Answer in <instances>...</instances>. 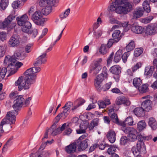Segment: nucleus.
Returning a JSON list of instances; mask_svg holds the SVG:
<instances>
[{
	"instance_id": "nucleus-29",
	"label": "nucleus",
	"mask_w": 157,
	"mask_h": 157,
	"mask_svg": "<svg viewBox=\"0 0 157 157\" xmlns=\"http://www.w3.org/2000/svg\"><path fill=\"white\" fill-rule=\"evenodd\" d=\"M110 72L113 74H119L121 72V67L118 65L112 67L109 69Z\"/></svg>"
},
{
	"instance_id": "nucleus-40",
	"label": "nucleus",
	"mask_w": 157,
	"mask_h": 157,
	"mask_svg": "<svg viewBox=\"0 0 157 157\" xmlns=\"http://www.w3.org/2000/svg\"><path fill=\"white\" fill-rule=\"evenodd\" d=\"M8 0H1L0 2V8L2 10H5L8 4Z\"/></svg>"
},
{
	"instance_id": "nucleus-57",
	"label": "nucleus",
	"mask_w": 157,
	"mask_h": 157,
	"mask_svg": "<svg viewBox=\"0 0 157 157\" xmlns=\"http://www.w3.org/2000/svg\"><path fill=\"white\" fill-rule=\"evenodd\" d=\"M73 103L71 101H68L66 103L63 108H66L70 110L71 107L73 106Z\"/></svg>"
},
{
	"instance_id": "nucleus-28",
	"label": "nucleus",
	"mask_w": 157,
	"mask_h": 157,
	"mask_svg": "<svg viewBox=\"0 0 157 157\" xmlns=\"http://www.w3.org/2000/svg\"><path fill=\"white\" fill-rule=\"evenodd\" d=\"M121 32L119 30H115L113 33L112 36L113 38L116 40V43L117 42L121 39L122 36L120 34Z\"/></svg>"
},
{
	"instance_id": "nucleus-53",
	"label": "nucleus",
	"mask_w": 157,
	"mask_h": 157,
	"mask_svg": "<svg viewBox=\"0 0 157 157\" xmlns=\"http://www.w3.org/2000/svg\"><path fill=\"white\" fill-rule=\"evenodd\" d=\"M14 58L15 59H23L24 58L21 56V53L17 51H16L13 55Z\"/></svg>"
},
{
	"instance_id": "nucleus-62",
	"label": "nucleus",
	"mask_w": 157,
	"mask_h": 157,
	"mask_svg": "<svg viewBox=\"0 0 157 157\" xmlns=\"http://www.w3.org/2000/svg\"><path fill=\"white\" fill-rule=\"evenodd\" d=\"M115 40H116L112 39H109L107 44V47L109 48L111 47L113 43L116 42Z\"/></svg>"
},
{
	"instance_id": "nucleus-13",
	"label": "nucleus",
	"mask_w": 157,
	"mask_h": 157,
	"mask_svg": "<svg viewBox=\"0 0 157 157\" xmlns=\"http://www.w3.org/2000/svg\"><path fill=\"white\" fill-rule=\"evenodd\" d=\"M63 111L59 114L55 118L56 122L57 123L61 117L64 119L67 117L70 112V110L66 108H63Z\"/></svg>"
},
{
	"instance_id": "nucleus-54",
	"label": "nucleus",
	"mask_w": 157,
	"mask_h": 157,
	"mask_svg": "<svg viewBox=\"0 0 157 157\" xmlns=\"http://www.w3.org/2000/svg\"><path fill=\"white\" fill-rule=\"evenodd\" d=\"M57 123L56 122L52 125V128H53V131L52 132V136H56L58 133H60V132L58 130V128H56V124Z\"/></svg>"
},
{
	"instance_id": "nucleus-5",
	"label": "nucleus",
	"mask_w": 157,
	"mask_h": 157,
	"mask_svg": "<svg viewBox=\"0 0 157 157\" xmlns=\"http://www.w3.org/2000/svg\"><path fill=\"white\" fill-rule=\"evenodd\" d=\"M18 114V110L16 109L8 112L5 118L8 121V123L10 124H14L16 119V115Z\"/></svg>"
},
{
	"instance_id": "nucleus-20",
	"label": "nucleus",
	"mask_w": 157,
	"mask_h": 157,
	"mask_svg": "<svg viewBox=\"0 0 157 157\" xmlns=\"http://www.w3.org/2000/svg\"><path fill=\"white\" fill-rule=\"evenodd\" d=\"M144 10L141 8H136L134 10L133 12V19H136L142 16L144 13Z\"/></svg>"
},
{
	"instance_id": "nucleus-48",
	"label": "nucleus",
	"mask_w": 157,
	"mask_h": 157,
	"mask_svg": "<svg viewBox=\"0 0 157 157\" xmlns=\"http://www.w3.org/2000/svg\"><path fill=\"white\" fill-rule=\"evenodd\" d=\"M70 11V10L68 8L65 11L61 13L59 15L60 18L62 19H65L66 18L69 14Z\"/></svg>"
},
{
	"instance_id": "nucleus-9",
	"label": "nucleus",
	"mask_w": 157,
	"mask_h": 157,
	"mask_svg": "<svg viewBox=\"0 0 157 157\" xmlns=\"http://www.w3.org/2000/svg\"><path fill=\"white\" fill-rule=\"evenodd\" d=\"M146 33L149 35H153L157 33L156 26L155 24L148 25L145 29Z\"/></svg>"
},
{
	"instance_id": "nucleus-16",
	"label": "nucleus",
	"mask_w": 157,
	"mask_h": 157,
	"mask_svg": "<svg viewBox=\"0 0 157 157\" xmlns=\"http://www.w3.org/2000/svg\"><path fill=\"white\" fill-rule=\"evenodd\" d=\"M16 17L15 11L14 10H13L9 15L4 20L8 27L13 21L15 20Z\"/></svg>"
},
{
	"instance_id": "nucleus-10",
	"label": "nucleus",
	"mask_w": 157,
	"mask_h": 157,
	"mask_svg": "<svg viewBox=\"0 0 157 157\" xmlns=\"http://www.w3.org/2000/svg\"><path fill=\"white\" fill-rule=\"evenodd\" d=\"M42 17V15L41 12L39 10H38L33 14L32 19L36 24L39 25L40 24V22Z\"/></svg>"
},
{
	"instance_id": "nucleus-2",
	"label": "nucleus",
	"mask_w": 157,
	"mask_h": 157,
	"mask_svg": "<svg viewBox=\"0 0 157 157\" xmlns=\"http://www.w3.org/2000/svg\"><path fill=\"white\" fill-rule=\"evenodd\" d=\"M132 5L130 2L122 0H116L108 7L110 11H115L117 13L123 14H127L132 10Z\"/></svg>"
},
{
	"instance_id": "nucleus-15",
	"label": "nucleus",
	"mask_w": 157,
	"mask_h": 157,
	"mask_svg": "<svg viewBox=\"0 0 157 157\" xmlns=\"http://www.w3.org/2000/svg\"><path fill=\"white\" fill-rule=\"evenodd\" d=\"M88 139H86L82 141H77L76 142V143H77L79 151H81L87 148L88 145Z\"/></svg>"
},
{
	"instance_id": "nucleus-59",
	"label": "nucleus",
	"mask_w": 157,
	"mask_h": 157,
	"mask_svg": "<svg viewBox=\"0 0 157 157\" xmlns=\"http://www.w3.org/2000/svg\"><path fill=\"white\" fill-rule=\"evenodd\" d=\"M32 99V98L31 97H29L27 98L23 102V105H24L25 106H28L30 103V101Z\"/></svg>"
},
{
	"instance_id": "nucleus-44",
	"label": "nucleus",
	"mask_w": 157,
	"mask_h": 157,
	"mask_svg": "<svg viewBox=\"0 0 157 157\" xmlns=\"http://www.w3.org/2000/svg\"><path fill=\"white\" fill-rule=\"evenodd\" d=\"M133 122L132 117H129L126 118L124 121L122 123V124L125 125L128 124L129 125H132L133 124Z\"/></svg>"
},
{
	"instance_id": "nucleus-43",
	"label": "nucleus",
	"mask_w": 157,
	"mask_h": 157,
	"mask_svg": "<svg viewBox=\"0 0 157 157\" xmlns=\"http://www.w3.org/2000/svg\"><path fill=\"white\" fill-rule=\"evenodd\" d=\"M65 28V27L61 31V32L60 33V34L58 36V39H57L54 42V44L53 45H50L49 48L46 50V52H48L49 51H51L52 49V48L53 47V46L55 45V44H56V42L58 41L59 40H60L61 37L62 36V35L63 32V31Z\"/></svg>"
},
{
	"instance_id": "nucleus-38",
	"label": "nucleus",
	"mask_w": 157,
	"mask_h": 157,
	"mask_svg": "<svg viewBox=\"0 0 157 157\" xmlns=\"http://www.w3.org/2000/svg\"><path fill=\"white\" fill-rule=\"evenodd\" d=\"M150 3V1L145 0L144 2L143 3V8L144 10L148 13H149L151 11V8L149 6Z\"/></svg>"
},
{
	"instance_id": "nucleus-4",
	"label": "nucleus",
	"mask_w": 157,
	"mask_h": 157,
	"mask_svg": "<svg viewBox=\"0 0 157 157\" xmlns=\"http://www.w3.org/2000/svg\"><path fill=\"white\" fill-rule=\"evenodd\" d=\"M102 61L101 58L94 60L90 65V73H93L94 75L98 74L101 69V64Z\"/></svg>"
},
{
	"instance_id": "nucleus-46",
	"label": "nucleus",
	"mask_w": 157,
	"mask_h": 157,
	"mask_svg": "<svg viewBox=\"0 0 157 157\" xmlns=\"http://www.w3.org/2000/svg\"><path fill=\"white\" fill-rule=\"evenodd\" d=\"M110 117L113 122L118 124H119V120L117 114L114 113H112Z\"/></svg>"
},
{
	"instance_id": "nucleus-27",
	"label": "nucleus",
	"mask_w": 157,
	"mask_h": 157,
	"mask_svg": "<svg viewBox=\"0 0 157 157\" xmlns=\"http://www.w3.org/2000/svg\"><path fill=\"white\" fill-rule=\"evenodd\" d=\"M148 125L153 130H155L157 128V123L155 119L153 117L149 118Z\"/></svg>"
},
{
	"instance_id": "nucleus-49",
	"label": "nucleus",
	"mask_w": 157,
	"mask_h": 157,
	"mask_svg": "<svg viewBox=\"0 0 157 157\" xmlns=\"http://www.w3.org/2000/svg\"><path fill=\"white\" fill-rule=\"evenodd\" d=\"M148 88V85L147 84H144L141 86L139 87V88H137L140 93H144L147 91Z\"/></svg>"
},
{
	"instance_id": "nucleus-51",
	"label": "nucleus",
	"mask_w": 157,
	"mask_h": 157,
	"mask_svg": "<svg viewBox=\"0 0 157 157\" xmlns=\"http://www.w3.org/2000/svg\"><path fill=\"white\" fill-rule=\"evenodd\" d=\"M23 65V64L22 63L19 62H16L15 61L11 66L10 71H12L13 70L15 69V67H17L19 68Z\"/></svg>"
},
{
	"instance_id": "nucleus-36",
	"label": "nucleus",
	"mask_w": 157,
	"mask_h": 157,
	"mask_svg": "<svg viewBox=\"0 0 157 157\" xmlns=\"http://www.w3.org/2000/svg\"><path fill=\"white\" fill-rule=\"evenodd\" d=\"M51 6L47 5L45 7L42 9L41 12L43 14L47 15L51 13Z\"/></svg>"
},
{
	"instance_id": "nucleus-47",
	"label": "nucleus",
	"mask_w": 157,
	"mask_h": 157,
	"mask_svg": "<svg viewBox=\"0 0 157 157\" xmlns=\"http://www.w3.org/2000/svg\"><path fill=\"white\" fill-rule=\"evenodd\" d=\"M143 52V49L142 48H136L134 51V55L135 57H138Z\"/></svg>"
},
{
	"instance_id": "nucleus-24",
	"label": "nucleus",
	"mask_w": 157,
	"mask_h": 157,
	"mask_svg": "<svg viewBox=\"0 0 157 157\" xmlns=\"http://www.w3.org/2000/svg\"><path fill=\"white\" fill-rule=\"evenodd\" d=\"M131 30L137 34H141L144 31V29L141 26L133 25L131 27Z\"/></svg>"
},
{
	"instance_id": "nucleus-64",
	"label": "nucleus",
	"mask_w": 157,
	"mask_h": 157,
	"mask_svg": "<svg viewBox=\"0 0 157 157\" xmlns=\"http://www.w3.org/2000/svg\"><path fill=\"white\" fill-rule=\"evenodd\" d=\"M6 33L5 32H1L0 33V39L2 41H4L6 40Z\"/></svg>"
},
{
	"instance_id": "nucleus-63",
	"label": "nucleus",
	"mask_w": 157,
	"mask_h": 157,
	"mask_svg": "<svg viewBox=\"0 0 157 157\" xmlns=\"http://www.w3.org/2000/svg\"><path fill=\"white\" fill-rule=\"evenodd\" d=\"M109 21L110 23L112 24H119L120 21H119L114 18L110 17Z\"/></svg>"
},
{
	"instance_id": "nucleus-42",
	"label": "nucleus",
	"mask_w": 157,
	"mask_h": 157,
	"mask_svg": "<svg viewBox=\"0 0 157 157\" xmlns=\"http://www.w3.org/2000/svg\"><path fill=\"white\" fill-rule=\"evenodd\" d=\"M153 18V16L150 15L147 17L141 19L140 21L142 23L147 24L150 23Z\"/></svg>"
},
{
	"instance_id": "nucleus-31",
	"label": "nucleus",
	"mask_w": 157,
	"mask_h": 157,
	"mask_svg": "<svg viewBox=\"0 0 157 157\" xmlns=\"http://www.w3.org/2000/svg\"><path fill=\"white\" fill-rule=\"evenodd\" d=\"M155 67L153 66H147L145 68V74L146 75H151L154 71Z\"/></svg>"
},
{
	"instance_id": "nucleus-52",
	"label": "nucleus",
	"mask_w": 157,
	"mask_h": 157,
	"mask_svg": "<svg viewBox=\"0 0 157 157\" xmlns=\"http://www.w3.org/2000/svg\"><path fill=\"white\" fill-rule=\"evenodd\" d=\"M93 31L94 35L96 39H98L102 34V30L101 29H99L97 31L96 30Z\"/></svg>"
},
{
	"instance_id": "nucleus-23",
	"label": "nucleus",
	"mask_w": 157,
	"mask_h": 157,
	"mask_svg": "<svg viewBox=\"0 0 157 157\" xmlns=\"http://www.w3.org/2000/svg\"><path fill=\"white\" fill-rule=\"evenodd\" d=\"M136 147H137V150L140 151V152L146 150V147L144 142L143 140L141 139L139 140L136 144Z\"/></svg>"
},
{
	"instance_id": "nucleus-19",
	"label": "nucleus",
	"mask_w": 157,
	"mask_h": 157,
	"mask_svg": "<svg viewBox=\"0 0 157 157\" xmlns=\"http://www.w3.org/2000/svg\"><path fill=\"white\" fill-rule=\"evenodd\" d=\"M133 113L138 117H142L145 114V111L142 107L136 108L133 111Z\"/></svg>"
},
{
	"instance_id": "nucleus-18",
	"label": "nucleus",
	"mask_w": 157,
	"mask_h": 157,
	"mask_svg": "<svg viewBox=\"0 0 157 157\" xmlns=\"http://www.w3.org/2000/svg\"><path fill=\"white\" fill-rule=\"evenodd\" d=\"M152 104V102L150 100L147 99L142 102L141 105L145 111L148 112L151 109Z\"/></svg>"
},
{
	"instance_id": "nucleus-61",
	"label": "nucleus",
	"mask_w": 157,
	"mask_h": 157,
	"mask_svg": "<svg viewBox=\"0 0 157 157\" xmlns=\"http://www.w3.org/2000/svg\"><path fill=\"white\" fill-rule=\"evenodd\" d=\"M120 24L121 25L120 27H123L128 28V29L130 27V25L128 24V21L125 22L124 23H121L120 22Z\"/></svg>"
},
{
	"instance_id": "nucleus-1",
	"label": "nucleus",
	"mask_w": 157,
	"mask_h": 157,
	"mask_svg": "<svg viewBox=\"0 0 157 157\" xmlns=\"http://www.w3.org/2000/svg\"><path fill=\"white\" fill-rule=\"evenodd\" d=\"M46 53H43L39 56L33 63L35 67L27 69L24 73L25 76L20 77L15 82V85L18 86V90L21 91L23 89H29L31 85L35 83L36 82V74L40 72L41 68L37 66H40L45 63L46 61Z\"/></svg>"
},
{
	"instance_id": "nucleus-58",
	"label": "nucleus",
	"mask_w": 157,
	"mask_h": 157,
	"mask_svg": "<svg viewBox=\"0 0 157 157\" xmlns=\"http://www.w3.org/2000/svg\"><path fill=\"white\" fill-rule=\"evenodd\" d=\"M116 149L115 147H111L109 148L107 150V152L109 154L112 155L113 154H114V153L115 152Z\"/></svg>"
},
{
	"instance_id": "nucleus-3",
	"label": "nucleus",
	"mask_w": 157,
	"mask_h": 157,
	"mask_svg": "<svg viewBox=\"0 0 157 157\" xmlns=\"http://www.w3.org/2000/svg\"><path fill=\"white\" fill-rule=\"evenodd\" d=\"M104 75L102 73L98 75L94 80V84L96 90L99 91L102 90L105 91L109 89L111 85V83L109 82L105 84L101 87V84L104 80Z\"/></svg>"
},
{
	"instance_id": "nucleus-25",
	"label": "nucleus",
	"mask_w": 157,
	"mask_h": 157,
	"mask_svg": "<svg viewBox=\"0 0 157 157\" xmlns=\"http://www.w3.org/2000/svg\"><path fill=\"white\" fill-rule=\"evenodd\" d=\"M22 30L24 33H31L30 29L31 28V24L30 22H26L25 24L21 26Z\"/></svg>"
},
{
	"instance_id": "nucleus-37",
	"label": "nucleus",
	"mask_w": 157,
	"mask_h": 157,
	"mask_svg": "<svg viewBox=\"0 0 157 157\" xmlns=\"http://www.w3.org/2000/svg\"><path fill=\"white\" fill-rule=\"evenodd\" d=\"M142 83V81L140 78H136L133 80V85L136 88H139V87L141 85Z\"/></svg>"
},
{
	"instance_id": "nucleus-7",
	"label": "nucleus",
	"mask_w": 157,
	"mask_h": 157,
	"mask_svg": "<svg viewBox=\"0 0 157 157\" xmlns=\"http://www.w3.org/2000/svg\"><path fill=\"white\" fill-rule=\"evenodd\" d=\"M20 42V36L16 35H13L10 39L8 41V44L11 47L17 46Z\"/></svg>"
},
{
	"instance_id": "nucleus-17",
	"label": "nucleus",
	"mask_w": 157,
	"mask_h": 157,
	"mask_svg": "<svg viewBox=\"0 0 157 157\" xmlns=\"http://www.w3.org/2000/svg\"><path fill=\"white\" fill-rule=\"evenodd\" d=\"M77 146V143H76V142H75L66 146L65 148V151L68 154L74 153L76 151Z\"/></svg>"
},
{
	"instance_id": "nucleus-30",
	"label": "nucleus",
	"mask_w": 157,
	"mask_h": 157,
	"mask_svg": "<svg viewBox=\"0 0 157 157\" xmlns=\"http://www.w3.org/2000/svg\"><path fill=\"white\" fill-rule=\"evenodd\" d=\"M146 126V124L144 121L142 120L138 122L137 128L140 132L145 129Z\"/></svg>"
},
{
	"instance_id": "nucleus-32",
	"label": "nucleus",
	"mask_w": 157,
	"mask_h": 157,
	"mask_svg": "<svg viewBox=\"0 0 157 157\" xmlns=\"http://www.w3.org/2000/svg\"><path fill=\"white\" fill-rule=\"evenodd\" d=\"M110 104V101L109 99L105 100L104 101H100L98 102V104L99 108H104L106 106Z\"/></svg>"
},
{
	"instance_id": "nucleus-14",
	"label": "nucleus",
	"mask_w": 157,
	"mask_h": 157,
	"mask_svg": "<svg viewBox=\"0 0 157 157\" xmlns=\"http://www.w3.org/2000/svg\"><path fill=\"white\" fill-rule=\"evenodd\" d=\"M28 17L26 14H24L21 16H19L16 18L18 25L19 26L23 25L26 22H29L28 21Z\"/></svg>"
},
{
	"instance_id": "nucleus-22",
	"label": "nucleus",
	"mask_w": 157,
	"mask_h": 157,
	"mask_svg": "<svg viewBox=\"0 0 157 157\" xmlns=\"http://www.w3.org/2000/svg\"><path fill=\"white\" fill-rule=\"evenodd\" d=\"M130 130L128 134V136L131 141H134L137 139V130L133 128Z\"/></svg>"
},
{
	"instance_id": "nucleus-45",
	"label": "nucleus",
	"mask_w": 157,
	"mask_h": 157,
	"mask_svg": "<svg viewBox=\"0 0 157 157\" xmlns=\"http://www.w3.org/2000/svg\"><path fill=\"white\" fill-rule=\"evenodd\" d=\"M6 46L5 45L0 46V57H2L5 55L6 51Z\"/></svg>"
},
{
	"instance_id": "nucleus-39",
	"label": "nucleus",
	"mask_w": 157,
	"mask_h": 157,
	"mask_svg": "<svg viewBox=\"0 0 157 157\" xmlns=\"http://www.w3.org/2000/svg\"><path fill=\"white\" fill-rule=\"evenodd\" d=\"M135 48V42L133 40H132L126 47V49L128 52L131 51Z\"/></svg>"
},
{
	"instance_id": "nucleus-50",
	"label": "nucleus",
	"mask_w": 157,
	"mask_h": 157,
	"mask_svg": "<svg viewBox=\"0 0 157 157\" xmlns=\"http://www.w3.org/2000/svg\"><path fill=\"white\" fill-rule=\"evenodd\" d=\"M107 50L106 45L104 44H101L99 49L100 52L104 55L107 53Z\"/></svg>"
},
{
	"instance_id": "nucleus-60",
	"label": "nucleus",
	"mask_w": 157,
	"mask_h": 157,
	"mask_svg": "<svg viewBox=\"0 0 157 157\" xmlns=\"http://www.w3.org/2000/svg\"><path fill=\"white\" fill-rule=\"evenodd\" d=\"M19 95L18 94V93L17 92H14L11 93L10 94V97L11 98L13 99L14 100L16 99V98L19 96Z\"/></svg>"
},
{
	"instance_id": "nucleus-56",
	"label": "nucleus",
	"mask_w": 157,
	"mask_h": 157,
	"mask_svg": "<svg viewBox=\"0 0 157 157\" xmlns=\"http://www.w3.org/2000/svg\"><path fill=\"white\" fill-rule=\"evenodd\" d=\"M128 139L126 136H122L121 138L120 144L122 145H124L128 142Z\"/></svg>"
},
{
	"instance_id": "nucleus-55",
	"label": "nucleus",
	"mask_w": 157,
	"mask_h": 157,
	"mask_svg": "<svg viewBox=\"0 0 157 157\" xmlns=\"http://www.w3.org/2000/svg\"><path fill=\"white\" fill-rule=\"evenodd\" d=\"M130 53L128 52H125L124 54L121 55L122 60L124 63H125L127 61L128 57L129 56Z\"/></svg>"
},
{
	"instance_id": "nucleus-11",
	"label": "nucleus",
	"mask_w": 157,
	"mask_h": 157,
	"mask_svg": "<svg viewBox=\"0 0 157 157\" xmlns=\"http://www.w3.org/2000/svg\"><path fill=\"white\" fill-rule=\"evenodd\" d=\"M16 60L12 57L10 56H6L4 60V63L7 65V67H6L7 70L10 71L11 67L13 63Z\"/></svg>"
},
{
	"instance_id": "nucleus-33",
	"label": "nucleus",
	"mask_w": 157,
	"mask_h": 157,
	"mask_svg": "<svg viewBox=\"0 0 157 157\" xmlns=\"http://www.w3.org/2000/svg\"><path fill=\"white\" fill-rule=\"evenodd\" d=\"M13 137H11L9 139L6 144L4 146L2 149V152L3 153L7 151L8 147L10 146L12 144V140L13 139Z\"/></svg>"
},
{
	"instance_id": "nucleus-6",
	"label": "nucleus",
	"mask_w": 157,
	"mask_h": 157,
	"mask_svg": "<svg viewBox=\"0 0 157 157\" xmlns=\"http://www.w3.org/2000/svg\"><path fill=\"white\" fill-rule=\"evenodd\" d=\"M25 101V99L23 98V95H19L14 100V104L13 106L14 109L17 110L23 105V102Z\"/></svg>"
},
{
	"instance_id": "nucleus-8",
	"label": "nucleus",
	"mask_w": 157,
	"mask_h": 157,
	"mask_svg": "<svg viewBox=\"0 0 157 157\" xmlns=\"http://www.w3.org/2000/svg\"><path fill=\"white\" fill-rule=\"evenodd\" d=\"M51 154V152L49 151L39 150L34 153L31 154L30 157H49Z\"/></svg>"
},
{
	"instance_id": "nucleus-41",
	"label": "nucleus",
	"mask_w": 157,
	"mask_h": 157,
	"mask_svg": "<svg viewBox=\"0 0 157 157\" xmlns=\"http://www.w3.org/2000/svg\"><path fill=\"white\" fill-rule=\"evenodd\" d=\"M121 129L125 133L128 134L130 132V130L132 128V127H126V125L123 124H121Z\"/></svg>"
},
{
	"instance_id": "nucleus-35",
	"label": "nucleus",
	"mask_w": 157,
	"mask_h": 157,
	"mask_svg": "<svg viewBox=\"0 0 157 157\" xmlns=\"http://www.w3.org/2000/svg\"><path fill=\"white\" fill-rule=\"evenodd\" d=\"M99 123V119L95 118L91 122L89 125V128L90 130H93L94 127L98 125Z\"/></svg>"
},
{
	"instance_id": "nucleus-34",
	"label": "nucleus",
	"mask_w": 157,
	"mask_h": 157,
	"mask_svg": "<svg viewBox=\"0 0 157 157\" xmlns=\"http://www.w3.org/2000/svg\"><path fill=\"white\" fill-rule=\"evenodd\" d=\"M122 53V51L121 50H119L116 52L114 59V61L115 62L117 63L120 61L121 58Z\"/></svg>"
},
{
	"instance_id": "nucleus-26",
	"label": "nucleus",
	"mask_w": 157,
	"mask_h": 157,
	"mask_svg": "<svg viewBox=\"0 0 157 157\" xmlns=\"http://www.w3.org/2000/svg\"><path fill=\"white\" fill-rule=\"evenodd\" d=\"M87 128V125L85 124L82 123L80 124L79 128L76 130L77 134L84 133L86 132V130Z\"/></svg>"
},
{
	"instance_id": "nucleus-21",
	"label": "nucleus",
	"mask_w": 157,
	"mask_h": 157,
	"mask_svg": "<svg viewBox=\"0 0 157 157\" xmlns=\"http://www.w3.org/2000/svg\"><path fill=\"white\" fill-rule=\"evenodd\" d=\"M106 136L111 143H113L115 142L116 139V134L113 131L109 130Z\"/></svg>"
},
{
	"instance_id": "nucleus-12",
	"label": "nucleus",
	"mask_w": 157,
	"mask_h": 157,
	"mask_svg": "<svg viewBox=\"0 0 157 157\" xmlns=\"http://www.w3.org/2000/svg\"><path fill=\"white\" fill-rule=\"evenodd\" d=\"M116 103L117 105H120L124 104L126 105H129L130 104L129 101L124 96H119L116 100Z\"/></svg>"
}]
</instances>
